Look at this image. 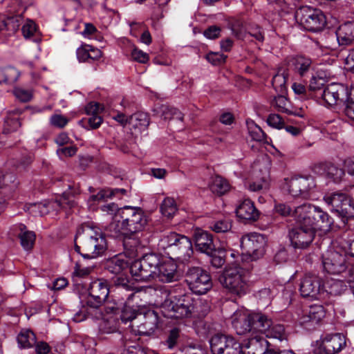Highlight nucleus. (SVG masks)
I'll list each match as a JSON object with an SVG mask.
<instances>
[{
	"mask_svg": "<svg viewBox=\"0 0 354 354\" xmlns=\"http://www.w3.org/2000/svg\"><path fill=\"white\" fill-rule=\"evenodd\" d=\"M176 270L177 266L172 260L154 253L145 254L129 266L133 279L141 282L153 280L162 283L174 281L177 279Z\"/></svg>",
	"mask_w": 354,
	"mask_h": 354,
	"instance_id": "f257e3e1",
	"label": "nucleus"
},
{
	"mask_svg": "<svg viewBox=\"0 0 354 354\" xmlns=\"http://www.w3.org/2000/svg\"><path fill=\"white\" fill-rule=\"evenodd\" d=\"M106 248L105 236L99 228L84 225L77 229L75 250L84 258H97L104 253Z\"/></svg>",
	"mask_w": 354,
	"mask_h": 354,
	"instance_id": "f03ea898",
	"label": "nucleus"
},
{
	"mask_svg": "<svg viewBox=\"0 0 354 354\" xmlns=\"http://www.w3.org/2000/svg\"><path fill=\"white\" fill-rule=\"evenodd\" d=\"M233 328L239 335L250 333V340L255 337H261L254 334L259 330H265L271 324V319L268 316L260 313H250L245 309H239L231 317Z\"/></svg>",
	"mask_w": 354,
	"mask_h": 354,
	"instance_id": "7ed1b4c3",
	"label": "nucleus"
},
{
	"mask_svg": "<svg viewBox=\"0 0 354 354\" xmlns=\"http://www.w3.org/2000/svg\"><path fill=\"white\" fill-rule=\"evenodd\" d=\"M79 194V187H75L69 185L68 190L63 193L59 200L30 203L26 205L24 209L34 216L46 215L50 213L51 209L56 212L59 208H68L71 209L76 205V203L73 198L75 195Z\"/></svg>",
	"mask_w": 354,
	"mask_h": 354,
	"instance_id": "20e7f679",
	"label": "nucleus"
},
{
	"mask_svg": "<svg viewBox=\"0 0 354 354\" xmlns=\"http://www.w3.org/2000/svg\"><path fill=\"white\" fill-rule=\"evenodd\" d=\"M297 217L301 218L304 223L310 226L314 230H320L326 233L330 229L332 218L319 207L310 204H303L295 208Z\"/></svg>",
	"mask_w": 354,
	"mask_h": 354,
	"instance_id": "39448f33",
	"label": "nucleus"
},
{
	"mask_svg": "<svg viewBox=\"0 0 354 354\" xmlns=\"http://www.w3.org/2000/svg\"><path fill=\"white\" fill-rule=\"evenodd\" d=\"M122 220H115L111 227L121 234L136 233L142 230L147 223L143 211L139 208L125 207L120 212Z\"/></svg>",
	"mask_w": 354,
	"mask_h": 354,
	"instance_id": "423d86ee",
	"label": "nucleus"
},
{
	"mask_svg": "<svg viewBox=\"0 0 354 354\" xmlns=\"http://www.w3.org/2000/svg\"><path fill=\"white\" fill-rule=\"evenodd\" d=\"M196 305V302L190 296L169 295L162 303V308L168 318L180 319L190 317L195 311Z\"/></svg>",
	"mask_w": 354,
	"mask_h": 354,
	"instance_id": "0eeeda50",
	"label": "nucleus"
},
{
	"mask_svg": "<svg viewBox=\"0 0 354 354\" xmlns=\"http://www.w3.org/2000/svg\"><path fill=\"white\" fill-rule=\"evenodd\" d=\"M219 280L222 286L232 295L241 297L248 292L247 277L244 270L241 267L227 268Z\"/></svg>",
	"mask_w": 354,
	"mask_h": 354,
	"instance_id": "6e6552de",
	"label": "nucleus"
},
{
	"mask_svg": "<svg viewBox=\"0 0 354 354\" xmlns=\"http://www.w3.org/2000/svg\"><path fill=\"white\" fill-rule=\"evenodd\" d=\"M295 18L304 29L312 32L322 30L326 23V17L322 10L308 6L297 8Z\"/></svg>",
	"mask_w": 354,
	"mask_h": 354,
	"instance_id": "1a4fd4ad",
	"label": "nucleus"
},
{
	"mask_svg": "<svg viewBox=\"0 0 354 354\" xmlns=\"http://www.w3.org/2000/svg\"><path fill=\"white\" fill-rule=\"evenodd\" d=\"M271 162L268 156H261L252 166V181L248 185V189L259 192L268 189L270 186V168Z\"/></svg>",
	"mask_w": 354,
	"mask_h": 354,
	"instance_id": "9d476101",
	"label": "nucleus"
},
{
	"mask_svg": "<svg viewBox=\"0 0 354 354\" xmlns=\"http://www.w3.org/2000/svg\"><path fill=\"white\" fill-rule=\"evenodd\" d=\"M267 241L261 234L253 232L244 235L241 239L243 254L251 261L261 258L266 252Z\"/></svg>",
	"mask_w": 354,
	"mask_h": 354,
	"instance_id": "9b49d317",
	"label": "nucleus"
},
{
	"mask_svg": "<svg viewBox=\"0 0 354 354\" xmlns=\"http://www.w3.org/2000/svg\"><path fill=\"white\" fill-rule=\"evenodd\" d=\"M109 294V285L106 281L97 279L91 283L86 304L91 310H96L95 315L96 319L102 318V314L98 312V308L106 301Z\"/></svg>",
	"mask_w": 354,
	"mask_h": 354,
	"instance_id": "f8f14e48",
	"label": "nucleus"
},
{
	"mask_svg": "<svg viewBox=\"0 0 354 354\" xmlns=\"http://www.w3.org/2000/svg\"><path fill=\"white\" fill-rule=\"evenodd\" d=\"M185 281L190 290L198 295L206 293L212 285L209 273L198 267H193L187 270Z\"/></svg>",
	"mask_w": 354,
	"mask_h": 354,
	"instance_id": "ddd939ff",
	"label": "nucleus"
},
{
	"mask_svg": "<svg viewBox=\"0 0 354 354\" xmlns=\"http://www.w3.org/2000/svg\"><path fill=\"white\" fill-rule=\"evenodd\" d=\"M299 291L304 297H310L314 299H325L327 298L325 284H324L322 279L315 274H306L302 278Z\"/></svg>",
	"mask_w": 354,
	"mask_h": 354,
	"instance_id": "4468645a",
	"label": "nucleus"
},
{
	"mask_svg": "<svg viewBox=\"0 0 354 354\" xmlns=\"http://www.w3.org/2000/svg\"><path fill=\"white\" fill-rule=\"evenodd\" d=\"M317 354H339L347 346L346 338L342 333L326 334L317 342Z\"/></svg>",
	"mask_w": 354,
	"mask_h": 354,
	"instance_id": "2eb2a0df",
	"label": "nucleus"
},
{
	"mask_svg": "<svg viewBox=\"0 0 354 354\" xmlns=\"http://www.w3.org/2000/svg\"><path fill=\"white\" fill-rule=\"evenodd\" d=\"M287 189L293 197L304 199L312 198V194L315 187V180L312 176H296L286 179Z\"/></svg>",
	"mask_w": 354,
	"mask_h": 354,
	"instance_id": "dca6fc26",
	"label": "nucleus"
},
{
	"mask_svg": "<svg viewBox=\"0 0 354 354\" xmlns=\"http://www.w3.org/2000/svg\"><path fill=\"white\" fill-rule=\"evenodd\" d=\"M325 203L332 207V210L344 217L354 216L353 203L344 193L333 192L324 196Z\"/></svg>",
	"mask_w": 354,
	"mask_h": 354,
	"instance_id": "f3484780",
	"label": "nucleus"
},
{
	"mask_svg": "<svg viewBox=\"0 0 354 354\" xmlns=\"http://www.w3.org/2000/svg\"><path fill=\"white\" fill-rule=\"evenodd\" d=\"M210 348L213 354H238L241 344L231 336L216 333L210 340Z\"/></svg>",
	"mask_w": 354,
	"mask_h": 354,
	"instance_id": "a211bd4d",
	"label": "nucleus"
},
{
	"mask_svg": "<svg viewBox=\"0 0 354 354\" xmlns=\"http://www.w3.org/2000/svg\"><path fill=\"white\" fill-rule=\"evenodd\" d=\"M297 221L299 226L292 229L289 232V238L294 248L304 249L312 243L315 230L310 226L304 224L301 218L300 219V218L297 217Z\"/></svg>",
	"mask_w": 354,
	"mask_h": 354,
	"instance_id": "6ab92c4d",
	"label": "nucleus"
},
{
	"mask_svg": "<svg viewBox=\"0 0 354 354\" xmlns=\"http://www.w3.org/2000/svg\"><path fill=\"white\" fill-rule=\"evenodd\" d=\"M322 265L327 273L339 274L347 268L346 255L337 250H328L322 256Z\"/></svg>",
	"mask_w": 354,
	"mask_h": 354,
	"instance_id": "aec40b11",
	"label": "nucleus"
},
{
	"mask_svg": "<svg viewBox=\"0 0 354 354\" xmlns=\"http://www.w3.org/2000/svg\"><path fill=\"white\" fill-rule=\"evenodd\" d=\"M348 89L342 84L332 83L323 90L321 96L327 106H333L343 102L348 97Z\"/></svg>",
	"mask_w": 354,
	"mask_h": 354,
	"instance_id": "412c9836",
	"label": "nucleus"
},
{
	"mask_svg": "<svg viewBox=\"0 0 354 354\" xmlns=\"http://www.w3.org/2000/svg\"><path fill=\"white\" fill-rule=\"evenodd\" d=\"M236 214L240 219L246 221H254L259 216V212L250 199H244L240 202L236 207Z\"/></svg>",
	"mask_w": 354,
	"mask_h": 354,
	"instance_id": "4be33fe9",
	"label": "nucleus"
},
{
	"mask_svg": "<svg viewBox=\"0 0 354 354\" xmlns=\"http://www.w3.org/2000/svg\"><path fill=\"white\" fill-rule=\"evenodd\" d=\"M194 241L196 247L201 252L211 254L214 249L212 236L207 231L197 229L194 232Z\"/></svg>",
	"mask_w": 354,
	"mask_h": 354,
	"instance_id": "5701e85b",
	"label": "nucleus"
},
{
	"mask_svg": "<svg viewBox=\"0 0 354 354\" xmlns=\"http://www.w3.org/2000/svg\"><path fill=\"white\" fill-rule=\"evenodd\" d=\"M326 316V310L324 306L319 304H314L304 310L300 318L301 324L308 322L319 323Z\"/></svg>",
	"mask_w": 354,
	"mask_h": 354,
	"instance_id": "b1692460",
	"label": "nucleus"
},
{
	"mask_svg": "<svg viewBox=\"0 0 354 354\" xmlns=\"http://www.w3.org/2000/svg\"><path fill=\"white\" fill-rule=\"evenodd\" d=\"M246 125L250 137L255 142L251 145V147L254 149L253 152H256L255 149H259L261 147V142H263L264 144H268L267 141H265L266 138L264 132L253 120L248 119L246 120Z\"/></svg>",
	"mask_w": 354,
	"mask_h": 354,
	"instance_id": "393cba45",
	"label": "nucleus"
},
{
	"mask_svg": "<svg viewBox=\"0 0 354 354\" xmlns=\"http://www.w3.org/2000/svg\"><path fill=\"white\" fill-rule=\"evenodd\" d=\"M336 38L339 45H349L354 41V21L339 26L336 30Z\"/></svg>",
	"mask_w": 354,
	"mask_h": 354,
	"instance_id": "a878e982",
	"label": "nucleus"
},
{
	"mask_svg": "<svg viewBox=\"0 0 354 354\" xmlns=\"http://www.w3.org/2000/svg\"><path fill=\"white\" fill-rule=\"evenodd\" d=\"M173 247L171 254L178 259H187L191 257L193 252L191 241L183 235L180 237L178 243Z\"/></svg>",
	"mask_w": 354,
	"mask_h": 354,
	"instance_id": "bb28decb",
	"label": "nucleus"
},
{
	"mask_svg": "<svg viewBox=\"0 0 354 354\" xmlns=\"http://www.w3.org/2000/svg\"><path fill=\"white\" fill-rule=\"evenodd\" d=\"M250 344L254 354H277V351L263 337L252 338Z\"/></svg>",
	"mask_w": 354,
	"mask_h": 354,
	"instance_id": "cd10ccee",
	"label": "nucleus"
},
{
	"mask_svg": "<svg viewBox=\"0 0 354 354\" xmlns=\"http://www.w3.org/2000/svg\"><path fill=\"white\" fill-rule=\"evenodd\" d=\"M55 140L60 147L57 150V153H61L63 155H74L77 152V147L70 142V138L67 133H59Z\"/></svg>",
	"mask_w": 354,
	"mask_h": 354,
	"instance_id": "c85d7f7f",
	"label": "nucleus"
},
{
	"mask_svg": "<svg viewBox=\"0 0 354 354\" xmlns=\"http://www.w3.org/2000/svg\"><path fill=\"white\" fill-rule=\"evenodd\" d=\"M21 113V111L19 109H15L8 112L4 122L3 133H8L19 128L21 125L19 122Z\"/></svg>",
	"mask_w": 354,
	"mask_h": 354,
	"instance_id": "c756f323",
	"label": "nucleus"
},
{
	"mask_svg": "<svg viewBox=\"0 0 354 354\" xmlns=\"http://www.w3.org/2000/svg\"><path fill=\"white\" fill-rule=\"evenodd\" d=\"M17 227L19 231L18 236L21 246L26 250L32 249L35 241V232L28 230L26 227L23 224H19Z\"/></svg>",
	"mask_w": 354,
	"mask_h": 354,
	"instance_id": "7c9ffc66",
	"label": "nucleus"
},
{
	"mask_svg": "<svg viewBox=\"0 0 354 354\" xmlns=\"http://www.w3.org/2000/svg\"><path fill=\"white\" fill-rule=\"evenodd\" d=\"M129 124L140 131L145 130L149 124V115L144 112L136 113L129 117Z\"/></svg>",
	"mask_w": 354,
	"mask_h": 354,
	"instance_id": "2f4dec72",
	"label": "nucleus"
},
{
	"mask_svg": "<svg viewBox=\"0 0 354 354\" xmlns=\"http://www.w3.org/2000/svg\"><path fill=\"white\" fill-rule=\"evenodd\" d=\"M23 36L26 39H32L34 41L40 40V33L36 24L31 19H26L22 26Z\"/></svg>",
	"mask_w": 354,
	"mask_h": 354,
	"instance_id": "473e14b6",
	"label": "nucleus"
},
{
	"mask_svg": "<svg viewBox=\"0 0 354 354\" xmlns=\"http://www.w3.org/2000/svg\"><path fill=\"white\" fill-rule=\"evenodd\" d=\"M127 267L128 263L122 255L115 256L109 259L106 262L107 270L115 274H120Z\"/></svg>",
	"mask_w": 354,
	"mask_h": 354,
	"instance_id": "72a5a7b5",
	"label": "nucleus"
},
{
	"mask_svg": "<svg viewBox=\"0 0 354 354\" xmlns=\"http://www.w3.org/2000/svg\"><path fill=\"white\" fill-rule=\"evenodd\" d=\"M285 93H281L275 96L271 101V106L278 111L292 114L291 103L284 95Z\"/></svg>",
	"mask_w": 354,
	"mask_h": 354,
	"instance_id": "f704fd0d",
	"label": "nucleus"
},
{
	"mask_svg": "<svg viewBox=\"0 0 354 354\" xmlns=\"http://www.w3.org/2000/svg\"><path fill=\"white\" fill-rule=\"evenodd\" d=\"M19 75L20 73L14 67L0 68V84H12L18 80Z\"/></svg>",
	"mask_w": 354,
	"mask_h": 354,
	"instance_id": "c9c22d12",
	"label": "nucleus"
},
{
	"mask_svg": "<svg viewBox=\"0 0 354 354\" xmlns=\"http://www.w3.org/2000/svg\"><path fill=\"white\" fill-rule=\"evenodd\" d=\"M288 73L285 69H279L272 78V86L277 92L285 93L286 91V82Z\"/></svg>",
	"mask_w": 354,
	"mask_h": 354,
	"instance_id": "e433bc0d",
	"label": "nucleus"
},
{
	"mask_svg": "<svg viewBox=\"0 0 354 354\" xmlns=\"http://www.w3.org/2000/svg\"><path fill=\"white\" fill-rule=\"evenodd\" d=\"M259 332L266 334L268 337L278 339L280 341L286 340V335L283 326L281 324L273 325L272 321L271 324L269 326L268 329L265 330H259Z\"/></svg>",
	"mask_w": 354,
	"mask_h": 354,
	"instance_id": "4c0bfd02",
	"label": "nucleus"
},
{
	"mask_svg": "<svg viewBox=\"0 0 354 354\" xmlns=\"http://www.w3.org/2000/svg\"><path fill=\"white\" fill-rule=\"evenodd\" d=\"M17 342L21 348H30L35 344V335L30 330H24L17 336Z\"/></svg>",
	"mask_w": 354,
	"mask_h": 354,
	"instance_id": "58836bf2",
	"label": "nucleus"
},
{
	"mask_svg": "<svg viewBox=\"0 0 354 354\" xmlns=\"http://www.w3.org/2000/svg\"><path fill=\"white\" fill-rule=\"evenodd\" d=\"M210 189L212 192L218 195H223L230 190V185L225 179L217 176L214 178Z\"/></svg>",
	"mask_w": 354,
	"mask_h": 354,
	"instance_id": "ea45409f",
	"label": "nucleus"
},
{
	"mask_svg": "<svg viewBox=\"0 0 354 354\" xmlns=\"http://www.w3.org/2000/svg\"><path fill=\"white\" fill-rule=\"evenodd\" d=\"M292 65L294 66L295 71L299 74L300 76H303L310 69L311 66V59L304 57L298 56L295 57L292 60Z\"/></svg>",
	"mask_w": 354,
	"mask_h": 354,
	"instance_id": "a19ab883",
	"label": "nucleus"
},
{
	"mask_svg": "<svg viewBox=\"0 0 354 354\" xmlns=\"http://www.w3.org/2000/svg\"><path fill=\"white\" fill-rule=\"evenodd\" d=\"M182 235L176 234L175 232H171L169 234L164 236L160 239L159 245L163 250H168L167 252V254L170 255L172 254L173 246H174L178 241L180 237Z\"/></svg>",
	"mask_w": 354,
	"mask_h": 354,
	"instance_id": "79ce46f5",
	"label": "nucleus"
},
{
	"mask_svg": "<svg viewBox=\"0 0 354 354\" xmlns=\"http://www.w3.org/2000/svg\"><path fill=\"white\" fill-rule=\"evenodd\" d=\"M161 115L160 117L164 120H178L183 121V115L178 109L174 107H170L167 105H162L160 107Z\"/></svg>",
	"mask_w": 354,
	"mask_h": 354,
	"instance_id": "37998d69",
	"label": "nucleus"
},
{
	"mask_svg": "<svg viewBox=\"0 0 354 354\" xmlns=\"http://www.w3.org/2000/svg\"><path fill=\"white\" fill-rule=\"evenodd\" d=\"M160 212L164 216L172 218L177 212L174 199L169 197L165 198L160 206Z\"/></svg>",
	"mask_w": 354,
	"mask_h": 354,
	"instance_id": "c03bdc74",
	"label": "nucleus"
},
{
	"mask_svg": "<svg viewBox=\"0 0 354 354\" xmlns=\"http://www.w3.org/2000/svg\"><path fill=\"white\" fill-rule=\"evenodd\" d=\"M17 186L15 175L9 171H0V189L15 187Z\"/></svg>",
	"mask_w": 354,
	"mask_h": 354,
	"instance_id": "a18cd8bd",
	"label": "nucleus"
},
{
	"mask_svg": "<svg viewBox=\"0 0 354 354\" xmlns=\"http://www.w3.org/2000/svg\"><path fill=\"white\" fill-rule=\"evenodd\" d=\"M344 290L343 283L340 281L331 280L328 281L325 285V291L327 293V297L329 295H337L341 294Z\"/></svg>",
	"mask_w": 354,
	"mask_h": 354,
	"instance_id": "49530a36",
	"label": "nucleus"
},
{
	"mask_svg": "<svg viewBox=\"0 0 354 354\" xmlns=\"http://www.w3.org/2000/svg\"><path fill=\"white\" fill-rule=\"evenodd\" d=\"M209 227L216 233L226 232L232 227V223L229 219H222L211 223Z\"/></svg>",
	"mask_w": 354,
	"mask_h": 354,
	"instance_id": "de8ad7c7",
	"label": "nucleus"
},
{
	"mask_svg": "<svg viewBox=\"0 0 354 354\" xmlns=\"http://www.w3.org/2000/svg\"><path fill=\"white\" fill-rule=\"evenodd\" d=\"M69 122V119L59 113L52 115L49 118V124L53 127L58 129L64 128Z\"/></svg>",
	"mask_w": 354,
	"mask_h": 354,
	"instance_id": "09e8293b",
	"label": "nucleus"
},
{
	"mask_svg": "<svg viewBox=\"0 0 354 354\" xmlns=\"http://www.w3.org/2000/svg\"><path fill=\"white\" fill-rule=\"evenodd\" d=\"M211 263L215 268H221L225 263V252L223 250L216 251L214 249L211 254Z\"/></svg>",
	"mask_w": 354,
	"mask_h": 354,
	"instance_id": "8fccbe9b",
	"label": "nucleus"
},
{
	"mask_svg": "<svg viewBox=\"0 0 354 354\" xmlns=\"http://www.w3.org/2000/svg\"><path fill=\"white\" fill-rule=\"evenodd\" d=\"M13 94L21 102H26L30 101L32 97V91L21 87L15 88Z\"/></svg>",
	"mask_w": 354,
	"mask_h": 354,
	"instance_id": "3c124183",
	"label": "nucleus"
},
{
	"mask_svg": "<svg viewBox=\"0 0 354 354\" xmlns=\"http://www.w3.org/2000/svg\"><path fill=\"white\" fill-rule=\"evenodd\" d=\"M131 57L133 60L141 64H146L149 60V55L136 47L132 49Z\"/></svg>",
	"mask_w": 354,
	"mask_h": 354,
	"instance_id": "603ef678",
	"label": "nucleus"
},
{
	"mask_svg": "<svg viewBox=\"0 0 354 354\" xmlns=\"http://www.w3.org/2000/svg\"><path fill=\"white\" fill-rule=\"evenodd\" d=\"M267 123L269 126L277 129H281L285 127V122L283 118L276 113H271L268 115Z\"/></svg>",
	"mask_w": 354,
	"mask_h": 354,
	"instance_id": "864d4df0",
	"label": "nucleus"
},
{
	"mask_svg": "<svg viewBox=\"0 0 354 354\" xmlns=\"http://www.w3.org/2000/svg\"><path fill=\"white\" fill-rule=\"evenodd\" d=\"M205 58L212 65L218 66L225 62L227 56L220 53L210 52Z\"/></svg>",
	"mask_w": 354,
	"mask_h": 354,
	"instance_id": "5fc2aeb1",
	"label": "nucleus"
},
{
	"mask_svg": "<svg viewBox=\"0 0 354 354\" xmlns=\"http://www.w3.org/2000/svg\"><path fill=\"white\" fill-rule=\"evenodd\" d=\"M346 100L344 113L348 118L354 121V87L351 88L350 96H348Z\"/></svg>",
	"mask_w": 354,
	"mask_h": 354,
	"instance_id": "6e6d98bb",
	"label": "nucleus"
},
{
	"mask_svg": "<svg viewBox=\"0 0 354 354\" xmlns=\"http://www.w3.org/2000/svg\"><path fill=\"white\" fill-rule=\"evenodd\" d=\"M326 172L328 176L335 182H339L341 180L344 174V171L342 169H339L332 164L327 167Z\"/></svg>",
	"mask_w": 354,
	"mask_h": 354,
	"instance_id": "4d7b16f0",
	"label": "nucleus"
},
{
	"mask_svg": "<svg viewBox=\"0 0 354 354\" xmlns=\"http://www.w3.org/2000/svg\"><path fill=\"white\" fill-rule=\"evenodd\" d=\"M104 107L102 104L95 102H91L85 106V112L88 115H99Z\"/></svg>",
	"mask_w": 354,
	"mask_h": 354,
	"instance_id": "13d9d810",
	"label": "nucleus"
},
{
	"mask_svg": "<svg viewBox=\"0 0 354 354\" xmlns=\"http://www.w3.org/2000/svg\"><path fill=\"white\" fill-rule=\"evenodd\" d=\"M274 211L275 212L283 216L292 215L295 216V218L297 219L296 214H295V209L294 211H292L290 207L284 203L276 204L274 205Z\"/></svg>",
	"mask_w": 354,
	"mask_h": 354,
	"instance_id": "bf43d9fd",
	"label": "nucleus"
},
{
	"mask_svg": "<svg viewBox=\"0 0 354 354\" xmlns=\"http://www.w3.org/2000/svg\"><path fill=\"white\" fill-rule=\"evenodd\" d=\"M91 45H82L77 49L76 55L78 60L81 62L89 61V50Z\"/></svg>",
	"mask_w": 354,
	"mask_h": 354,
	"instance_id": "052dcab7",
	"label": "nucleus"
},
{
	"mask_svg": "<svg viewBox=\"0 0 354 354\" xmlns=\"http://www.w3.org/2000/svg\"><path fill=\"white\" fill-rule=\"evenodd\" d=\"M113 192H111L109 189H102L97 194L92 195L88 200V203L95 202V201H101L104 200L105 198L111 197L113 195Z\"/></svg>",
	"mask_w": 354,
	"mask_h": 354,
	"instance_id": "680f3d73",
	"label": "nucleus"
},
{
	"mask_svg": "<svg viewBox=\"0 0 354 354\" xmlns=\"http://www.w3.org/2000/svg\"><path fill=\"white\" fill-rule=\"evenodd\" d=\"M324 79L321 77H317L315 75H313L309 83V88L311 91H316L324 85Z\"/></svg>",
	"mask_w": 354,
	"mask_h": 354,
	"instance_id": "e2e57ef3",
	"label": "nucleus"
},
{
	"mask_svg": "<svg viewBox=\"0 0 354 354\" xmlns=\"http://www.w3.org/2000/svg\"><path fill=\"white\" fill-rule=\"evenodd\" d=\"M221 33V28L216 26H212L204 31V36L207 39H214L217 38Z\"/></svg>",
	"mask_w": 354,
	"mask_h": 354,
	"instance_id": "0e129e2a",
	"label": "nucleus"
},
{
	"mask_svg": "<svg viewBox=\"0 0 354 354\" xmlns=\"http://www.w3.org/2000/svg\"><path fill=\"white\" fill-rule=\"evenodd\" d=\"M86 313L91 314V315H93L95 316V315L96 313V310H91V308L87 306L86 311L81 310L75 314V315L73 318V321L75 322H80L84 321L86 317Z\"/></svg>",
	"mask_w": 354,
	"mask_h": 354,
	"instance_id": "69168bd1",
	"label": "nucleus"
},
{
	"mask_svg": "<svg viewBox=\"0 0 354 354\" xmlns=\"http://www.w3.org/2000/svg\"><path fill=\"white\" fill-rule=\"evenodd\" d=\"M178 336L179 333L178 329L175 328L171 330L167 340V344L169 348H173L176 345Z\"/></svg>",
	"mask_w": 354,
	"mask_h": 354,
	"instance_id": "338daca9",
	"label": "nucleus"
},
{
	"mask_svg": "<svg viewBox=\"0 0 354 354\" xmlns=\"http://www.w3.org/2000/svg\"><path fill=\"white\" fill-rule=\"evenodd\" d=\"M35 351L37 354H48L50 352V346L46 342H35Z\"/></svg>",
	"mask_w": 354,
	"mask_h": 354,
	"instance_id": "774afa93",
	"label": "nucleus"
}]
</instances>
